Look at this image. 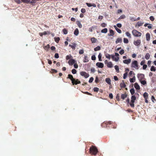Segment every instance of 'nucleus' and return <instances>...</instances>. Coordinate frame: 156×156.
Masks as SVG:
<instances>
[{
  "label": "nucleus",
  "mask_w": 156,
  "mask_h": 156,
  "mask_svg": "<svg viewBox=\"0 0 156 156\" xmlns=\"http://www.w3.org/2000/svg\"><path fill=\"white\" fill-rule=\"evenodd\" d=\"M90 153L94 155H96L98 152V149L95 146H92L90 149Z\"/></svg>",
  "instance_id": "nucleus-1"
},
{
  "label": "nucleus",
  "mask_w": 156,
  "mask_h": 156,
  "mask_svg": "<svg viewBox=\"0 0 156 156\" xmlns=\"http://www.w3.org/2000/svg\"><path fill=\"white\" fill-rule=\"evenodd\" d=\"M131 66L132 68H134L136 69H138L139 67L137 61L136 60L133 61L131 63Z\"/></svg>",
  "instance_id": "nucleus-2"
},
{
  "label": "nucleus",
  "mask_w": 156,
  "mask_h": 156,
  "mask_svg": "<svg viewBox=\"0 0 156 156\" xmlns=\"http://www.w3.org/2000/svg\"><path fill=\"white\" fill-rule=\"evenodd\" d=\"M133 34L136 37H139L141 36V33L135 30H133L132 31Z\"/></svg>",
  "instance_id": "nucleus-3"
},
{
  "label": "nucleus",
  "mask_w": 156,
  "mask_h": 156,
  "mask_svg": "<svg viewBox=\"0 0 156 156\" xmlns=\"http://www.w3.org/2000/svg\"><path fill=\"white\" fill-rule=\"evenodd\" d=\"M137 77L139 81H141L145 79L144 75L142 73L138 74L137 75Z\"/></svg>",
  "instance_id": "nucleus-4"
},
{
  "label": "nucleus",
  "mask_w": 156,
  "mask_h": 156,
  "mask_svg": "<svg viewBox=\"0 0 156 156\" xmlns=\"http://www.w3.org/2000/svg\"><path fill=\"white\" fill-rule=\"evenodd\" d=\"M80 75L84 77L85 78H87L89 76V75L85 72L82 71L80 73Z\"/></svg>",
  "instance_id": "nucleus-5"
},
{
  "label": "nucleus",
  "mask_w": 156,
  "mask_h": 156,
  "mask_svg": "<svg viewBox=\"0 0 156 156\" xmlns=\"http://www.w3.org/2000/svg\"><path fill=\"white\" fill-rule=\"evenodd\" d=\"M96 66L98 68H102L104 67V64L102 62H98L96 63Z\"/></svg>",
  "instance_id": "nucleus-6"
},
{
  "label": "nucleus",
  "mask_w": 156,
  "mask_h": 156,
  "mask_svg": "<svg viewBox=\"0 0 156 156\" xmlns=\"http://www.w3.org/2000/svg\"><path fill=\"white\" fill-rule=\"evenodd\" d=\"M68 78L71 79L72 82L73 84H74V82L75 81V80L73 78V76L70 74L68 75Z\"/></svg>",
  "instance_id": "nucleus-7"
},
{
  "label": "nucleus",
  "mask_w": 156,
  "mask_h": 156,
  "mask_svg": "<svg viewBox=\"0 0 156 156\" xmlns=\"http://www.w3.org/2000/svg\"><path fill=\"white\" fill-rule=\"evenodd\" d=\"M141 43V41L140 40H138L136 41H134V44L138 46Z\"/></svg>",
  "instance_id": "nucleus-8"
},
{
  "label": "nucleus",
  "mask_w": 156,
  "mask_h": 156,
  "mask_svg": "<svg viewBox=\"0 0 156 156\" xmlns=\"http://www.w3.org/2000/svg\"><path fill=\"white\" fill-rule=\"evenodd\" d=\"M131 61V60L130 58H129L127 59H126L123 61V62L126 64H129Z\"/></svg>",
  "instance_id": "nucleus-9"
},
{
  "label": "nucleus",
  "mask_w": 156,
  "mask_h": 156,
  "mask_svg": "<svg viewBox=\"0 0 156 156\" xmlns=\"http://www.w3.org/2000/svg\"><path fill=\"white\" fill-rule=\"evenodd\" d=\"M122 42V39L121 38H118L115 41V43L117 44L118 43H121Z\"/></svg>",
  "instance_id": "nucleus-10"
},
{
  "label": "nucleus",
  "mask_w": 156,
  "mask_h": 156,
  "mask_svg": "<svg viewBox=\"0 0 156 156\" xmlns=\"http://www.w3.org/2000/svg\"><path fill=\"white\" fill-rule=\"evenodd\" d=\"M75 62V61L74 59H71L69 60L68 61L69 64V65H72Z\"/></svg>",
  "instance_id": "nucleus-11"
},
{
  "label": "nucleus",
  "mask_w": 156,
  "mask_h": 156,
  "mask_svg": "<svg viewBox=\"0 0 156 156\" xmlns=\"http://www.w3.org/2000/svg\"><path fill=\"white\" fill-rule=\"evenodd\" d=\"M107 66L108 67L111 68L113 67V65L111 62H109L107 64Z\"/></svg>",
  "instance_id": "nucleus-12"
},
{
  "label": "nucleus",
  "mask_w": 156,
  "mask_h": 156,
  "mask_svg": "<svg viewBox=\"0 0 156 156\" xmlns=\"http://www.w3.org/2000/svg\"><path fill=\"white\" fill-rule=\"evenodd\" d=\"M112 58L113 60L115 61V62H117L119 59V57H115L114 55H112Z\"/></svg>",
  "instance_id": "nucleus-13"
},
{
  "label": "nucleus",
  "mask_w": 156,
  "mask_h": 156,
  "mask_svg": "<svg viewBox=\"0 0 156 156\" xmlns=\"http://www.w3.org/2000/svg\"><path fill=\"white\" fill-rule=\"evenodd\" d=\"M120 86L121 88H124L126 87V85L124 83V80H122V82L120 84Z\"/></svg>",
  "instance_id": "nucleus-14"
},
{
  "label": "nucleus",
  "mask_w": 156,
  "mask_h": 156,
  "mask_svg": "<svg viewBox=\"0 0 156 156\" xmlns=\"http://www.w3.org/2000/svg\"><path fill=\"white\" fill-rule=\"evenodd\" d=\"M83 61L84 62H88L89 60L88 58L87 55H84V58L83 60Z\"/></svg>",
  "instance_id": "nucleus-15"
},
{
  "label": "nucleus",
  "mask_w": 156,
  "mask_h": 156,
  "mask_svg": "<svg viewBox=\"0 0 156 156\" xmlns=\"http://www.w3.org/2000/svg\"><path fill=\"white\" fill-rule=\"evenodd\" d=\"M146 40L147 41H150V34L148 33H147L146 35Z\"/></svg>",
  "instance_id": "nucleus-16"
},
{
  "label": "nucleus",
  "mask_w": 156,
  "mask_h": 156,
  "mask_svg": "<svg viewBox=\"0 0 156 156\" xmlns=\"http://www.w3.org/2000/svg\"><path fill=\"white\" fill-rule=\"evenodd\" d=\"M110 33L108 34V36H113L114 34L113 31L111 29L109 30Z\"/></svg>",
  "instance_id": "nucleus-17"
},
{
  "label": "nucleus",
  "mask_w": 156,
  "mask_h": 156,
  "mask_svg": "<svg viewBox=\"0 0 156 156\" xmlns=\"http://www.w3.org/2000/svg\"><path fill=\"white\" fill-rule=\"evenodd\" d=\"M114 27L115 28V29L116 31L119 33L121 34V32H122L121 30L120 29H119V28H118L116 26L114 25Z\"/></svg>",
  "instance_id": "nucleus-18"
},
{
  "label": "nucleus",
  "mask_w": 156,
  "mask_h": 156,
  "mask_svg": "<svg viewBox=\"0 0 156 156\" xmlns=\"http://www.w3.org/2000/svg\"><path fill=\"white\" fill-rule=\"evenodd\" d=\"M136 97L135 96L132 95L131 97V102L134 103L136 99Z\"/></svg>",
  "instance_id": "nucleus-19"
},
{
  "label": "nucleus",
  "mask_w": 156,
  "mask_h": 156,
  "mask_svg": "<svg viewBox=\"0 0 156 156\" xmlns=\"http://www.w3.org/2000/svg\"><path fill=\"white\" fill-rule=\"evenodd\" d=\"M134 87L137 90H139L140 89V86L136 83H135L134 84Z\"/></svg>",
  "instance_id": "nucleus-20"
},
{
  "label": "nucleus",
  "mask_w": 156,
  "mask_h": 156,
  "mask_svg": "<svg viewBox=\"0 0 156 156\" xmlns=\"http://www.w3.org/2000/svg\"><path fill=\"white\" fill-rule=\"evenodd\" d=\"M105 80L107 83L109 85L111 84V80L109 78H106Z\"/></svg>",
  "instance_id": "nucleus-21"
},
{
  "label": "nucleus",
  "mask_w": 156,
  "mask_h": 156,
  "mask_svg": "<svg viewBox=\"0 0 156 156\" xmlns=\"http://www.w3.org/2000/svg\"><path fill=\"white\" fill-rule=\"evenodd\" d=\"M69 46L71 47L73 49L75 50L76 46V44L75 43H73L72 45L69 44Z\"/></svg>",
  "instance_id": "nucleus-22"
},
{
  "label": "nucleus",
  "mask_w": 156,
  "mask_h": 156,
  "mask_svg": "<svg viewBox=\"0 0 156 156\" xmlns=\"http://www.w3.org/2000/svg\"><path fill=\"white\" fill-rule=\"evenodd\" d=\"M79 33L78 29L77 28L74 31V34L76 36H77L79 34Z\"/></svg>",
  "instance_id": "nucleus-23"
},
{
  "label": "nucleus",
  "mask_w": 156,
  "mask_h": 156,
  "mask_svg": "<svg viewBox=\"0 0 156 156\" xmlns=\"http://www.w3.org/2000/svg\"><path fill=\"white\" fill-rule=\"evenodd\" d=\"M150 56V54L148 53H147L146 54L145 57L146 59L148 60L149 59Z\"/></svg>",
  "instance_id": "nucleus-24"
},
{
  "label": "nucleus",
  "mask_w": 156,
  "mask_h": 156,
  "mask_svg": "<svg viewBox=\"0 0 156 156\" xmlns=\"http://www.w3.org/2000/svg\"><path fill=\"white\" fill-rule=\"evenodd\" d=\"M143 96L145 99H147L148 98V93L146 92H145L143 94Z\"/></svg>",
  "instance_id": "nucleus-25"
},
{
  "label": "nucleus",
  "mask_w": 156,
  "mask_h": 156,
  "mask_svg": "<svg viewBox=\"0 0 156 156\" xmlns=\"http://www.w3.org/2000/svg\"><path fill=\"white\" fill-rule=\"evenodd\" d=\"M77 25L80 28H81L82 27V25L80 21H77Z\"/></svg>",
  "instance_id": "nucleus-26"
},
{
  "label": "nucleus",
  "mask_w": 156,
  "mask_h": 156,
  "mask_svg": "<svg viewBox=\"0 0 156 156\" xmlns=\"http://www.w3.org/2000/svg\"><path fill=\"white\" fill-rule=\"evenodd\" d=\"M127 95L126 94H122L121 95V98L123 99H125L127 97Z\"/></svg>",
  "instance_id": "nucleus-27"
},
{
  "label": "nucleus",
  "mask_w": 156,
  "mask_h": 156,
  "mask_svg": "<svg viewBox=\"0 0 156 156\" xmlns=\"http://www.w3.org/2000/svg\"><path fill=\"white\" fill-rule=\"evenodd\" d=\"M105 55L106 58H108L109 59H111V55H110L108 53H106L105 54Z\"/></svg>",
  "instance_id": "nucleus-28"
},
{
  "label": "nucleus",
  "mask_w": 156,
  "mask_h": 156,
  "mask_svg": "<svg viewBox=\"0 0 156 156\" xmlns=\"http://www.w3.org/2000/svg\"><path fill=\"white\" fill-rule=\"evenodd\" d=\"M21 1L23 2V3H30L31 2L30 0H21Z\"/></svg>",
  "instance_id": "nucleus-29"
},
{
  "label": "nucleus",
  "mask_w": 156,
  "mask_h": 156,
  "mask_svg": "<svg viewBox=\"0 0 156 156\" xmlns=\"http://www.w3.org/2000/svg\"><path fill=\"white\" fill-rule=\"evenodd\" d=\"M135 76H134L132 78H131L130 79V82L131 83H133L135 82Z\"/></svg>",
  "instance_id": "nucleus-30"
},
{
  "label": "nucleus",
  "mask_w": 156,
  "mask_h": 156,
  "mask_svg": "<svg viewBox=\"0 0 156 156\" xmlns=\"http://www.w3.org/2000/svg\"><path fill=\"white\" fill-rule=\"evenodd\" d=\"M108 31V30L106 28H105L101 30V32L103 33H106Z\"/></svg>",
  "instance_id": "nucleus-31"
},
{
  "label": "nucleus",
  "mask_w": 156,
  "mask_h": 156,
  "mask_svg": "<svg viewBox=\"0 0 156 156\" xmlns=\"http://www.w3.org/2000/svg\"><path fill=\"white\" fill-rule=\"evenodd\" d=\"M114 68L116 70V71L117 73H119V66L117 65H116L114 66Z\"/></svg>",
  "instance_id": "nucleus-32"
},
{
  "label": "nucleus",
  "mask_w": 156,
  "mask_h": 156,
  "mask_svg": "<svg viewBox=\"0 0 156 156\" xmlns=\"http://www.w3.org/2000/svg\"><path fill=\"white\" fill-rule=\"evenodd\" d=\"M101 49V47L99 46H98L96 48H94V49L95 51H97L100 50Z\"/></svg>",
  "instance_id": "nucleus-33"
},
{
  "label": "nucleus",
  "mask_w": 156,
  "mask_h": 156,
  "mask_svg": "<svg viewBox=\"0 0 156 156\" xmlns=\"http://www.w3.org/2000/svg\"><path fill=\"white\" fill-rule=\"evenodd\" d=\"M101 56L102 55L101 53H99V54L98 55V58L99 59V61H102V60L101 59Z\"/></svg>",
  "instance_id": "nucleus-34"
},
{
  "label": "nucleus",
  "mask_w": 156,
  "mask_h": 156,
  "mask_svg": "<svg viewBox=\"0 0 156 156\" xmlns=\"http://www.w3.org/2000/svg\"><path fill=\"white\" fill-rule=\"evenodd\" d=\"M150 70L151 71H155L156 70V69L155 67L154 66H151L150 69Z\"/></svg>",
  "instance_id": "nucleus-35"
},
{
  "label": "nucleus",
  "mask_w": 156,
  "mask_h": 156,
  "mask_svg": "<svg viewBox=\"0 0 156 156\" xmlns=\"http://www.w3.org/2000/svg\"><path fill=\"white\" fill-rule=\"evenodd\" d=\"M130 92L132 95H133L135 93V90L133 88L131 89L130 90Z\"/></svg>",
  "instance_id": "nucleus-36"
},
{
  "label": "nucleus",
  "mask_w": 156,
  "mask_h": 156,
  "mask_svg": "<svg viewBox=\"0 0 156 156\" xmlns=\"http://www.w3.org/2000/svg\"><path fill=\"white\" fill-rule=\"evenodd\" d=\"M141 83L143 85H145L147 83L146 81L145 80H141L140 81Z\"/></svg>",
  "instance_id": "nucleus-37"
},
{
  "label": "nucleus",
  "mask_w": 156,
  "mask_h": 156,
  "mask_svg": "<svg viewBox=\"0 0 156 156\" xmlns=\"http://www.w3.org/2000/svg\"><path fill=\"white\" fill-rule=\"evenodd\" d=\"M91 41H92V43H95L96 41H97L96 39L94 37H93V38H91Z\"/></svg>",
  "instance_id": "nucleus-38"
},
{
  "label": "nucleus",
  "mask_w": 156,
  "mask_h": 156,
  "mask_svg": "<svg viewBox=\"0 0 156 156\" xmlns=\"http://www.w3.org/2000/svg\"><path fill=\"white\" fill-rule=\"evenodd\" d=\"M54 40L55 41L56 43H58L60 40V38L59 37H54Z\"/></svg>",
  "instance_id": "nucleus-39"
},
{
  "label": "nucleus",
  "mask_w": 156,
  "mask_h": 156,
  "mask_svg": "<svg viewBox=\"0 0 156 156\" xmlns=\"http://www.w3.org/2000/svg\"><path fill=\"white\" fill-rule=\"evenodd\" d=\"M47 34V33L46 31H44L43 33H39V35L41 36H42L43 35H45Z\"/></svg>",
  "instance_id": "nucleus-40"
},
{
  "label": "nucleus",
  "mask_w": 156,
  "mask_h": 156,
  "mask_svg": "<svg viewBox=\"0 0 156 156\" xmlns=\"http://www.w3.org/2000/svg\"><path fill=\"white\" fill-rule=\"evenodd\" d=\"M144 23V22L142 23L140 21L138 22L137 23V25L139 27L140 26H142L143 23Z\"/></svg>",
  "instance_id": "nucleus-41"
},
{
  "label": "nucleus",
  "mask_w": 156,
  "mask_h": 156,
  "mask_svg": "<svg viewBox=\"0 0 156 156\" xmlns=\"http://www.w3.org/2000/svg\"><path fill=\"white\" fill-rule=\"evenodd\" d=\"M126 35L127 37H129V38H131V34L128 32H126Z\"/></svg>",
  "instance_id": "nucleus-42"
},
{
  "label": "nucleus",
  "mask_w": 156,
  "mask_h": 156,
  "mask_svg": "<svg viewBox=\"0 0 156 156\" xmlns=\"http://www.w3.org/2000/svg\"><path fill=\"white\" fill-rule=\"evenodd\" d=\"M123 42L125 43H128L129 42V41L128 39L126 38H124Z\"/></svg>",
  "instance_id": "nucleus-43"
},
{
  "label": "nucleus",
  "mask_w": 156,
  "mask_h": 156,
  "mask_svg": "<svg viewBox=\"0 0 156 156\" xmlns=\"http://www.w3.org/2000/svg\"><path fill=\"white\" fill-rule=\"evenodd\" d=\"M74 84L76 85L78 84H79L80 83V81H78V80H75V81L74 82Z\"/></svg>",
  "instance_id": "nucleus-44"
},
{
  "label": "nucleus",
  "mask_w": 156,
  "mask_h": 156,
  "mask_svg": "<svg viewBox=\"0 0 156 156\" xmlns=\"http://www.w3.org/2000/svg\"><path fill=\"white\" fill-rule=\"evenodd\" d=\"M63 34H67L68 33V31L66 29H63Z\"/></svg>",
  "instance_id": "nucleus-45"
},
{
  "label": "nucleus",
  "mask_w": 156,
  "mask_h": 156,
  "mask_svg": "<svg viewBox=\"0 0 156 156\" xmlns=\"http://www.w3.org/2000/svg\"><path fill=\"white\" fill-rule=\"evenodd\" d=\"M72 58V57L71 55H68L66 56V60L70 59Z\"/></svg>",
  "instance_id": "nucleus-46"
},
{
  "label": "nucleus",
  "mask_w": 156,
  "mask_h": 156,
  "mask_svg": "<svg viewBox=\"0 0 156 156\" xmlns=\"http://www.w3.org/2000/svg\"><path fill=\"white\" fill-rule=\"evenodd\" d=\"M128 74L127 73H126L124 74H123V78L124 79H126L127 76Z\"/></svg>",
  "instance_id": "nucleus-47"
},
{
  "label": "nucleus",
  "mask_w": 156,
  "mask_h": 156,
  "mask_svg": "<svg viewBox=\"0 0 156 156\" xmlns=\"http://www.w3.org/2000/svg\"><path fill=\"white\" fill-rule=\"evenodd\" d=\"M99 88L96 87H94L93 89V90L94 92H98L99 91Z\"/></svg>",
  "instance_id": "nucleus-48"
},
{
  "label": "nucleus",
  "mask_w": 156,
  "mask_h": 156,
  "mask_svg": "<svg viewBox=\"0 0 156 156\" xmlns=\"http://www.w3.org/2000/svg\"><path fill=\"white\" fill-rule=\"evenodd\" d=\"M84 51L83 49H81L79 51V53L80 55L84 53Z\"/></svg>",
  "instance_id": "nucleus-49"
},
{
  "label": "nucleus",
  "mask_w": 156,
  "mask_h": 156,
  "mask_svg": "<svg viewBox=\"0 0 156 156\" xmlns=\"http://www.w3.org/2000/svg\"><path fill=\"white\" fill-rule=\"evenodd\" d=\"M94 80V78L92 77H91L90 78V79L89 80V83H92Z\"/></svg>",
  "instance_id": "nucleus-50"
},
{
  "label": "nucleus",
  "mask_w": 156,
  "mask_h": 156,
  "mask_svg": "<svg viewBox=\"0 0 156 156\" xmlns=\"http://www.w3.org/2000/svg\"><path fill=\"white\" fill-rule=\"evenodd\" d=\"M96 57H95V55H93L92 56H91V59L92 60H96Z\"/></svg>",
  "instance_id": "nucleus-51"
},
{
  "label": "nucleus",
  "mask_w": 156,
  "mask_h": 156,
  "mask_svg": "<svg viewBox=\"0 0 156 156\" xmlns=\"http://www.w3.org/2000/svg\"><path fill=\"white\" fill-rule=\"evenodd\" d=\"M119 52L121 55H122L124 53V51L123 49H122L120 50Z\"/></svg>",
  "instance_id": "nucleus-52"
},
{
  "label": "nucleus",
  "mask_w": 156,
  "mask_h": 156,
  "mask_svg": "<svg viewBox=\"0 0 156 156\" xmlns=\"http://www.w3.org/2000/svg\"><path fill=\"white\" fill-rule=\"evenodd\" d=\"M72 72L73 74H75L76 73V70L74 69H72Z\"/></svg>",
  "instance_id": "nucleus-53"
},
{
  "label": "nucleus",
  "mask_w": 156,
  "mask_h": 156,
  "mask_svg": "<svg viewBox=\"0 0 156 156\" xmlns=\"http://www.w3.org/2000/svg\"><path fill=\"white\" fill-rule=\"evenodd\" d=\"M101 26L102 27H105L107 26V24H106L105 23H103L101 24Z\"/></svg>",
  "instance_id": "nucleus-54"
},
{
  "label": "nucleus",
  "mask_w": 156,
  "mask_h": 156,
  "mask_svg": "<svg viewBox=\"0 0 156 156\" xmlns=\"http://www.w3.org/2000/svg\"><path fill=\"white\" fill-rule=\"evenodd\" d=\"M145 60H142L140 62V64L141 65V66H143L144 65V64L145 63Z\"/></svg>",
  "instance_id": "nucleus-55"
},
{
  "label": "nucleus",
  "mask_w": 156,
  "mask_h": 156,
  "mask_svg": "<svg viewBox=\"0 0 156 156\" xmlns=\"http://www.w3.org/2000/svg\"><path fill=\"white\" fill-rule=\"evenodd\" d=\"M59 55L58 53H55V57L56 58H59Z\"/></svg>",
  "instance_id": "nucleus-56"
},
{
  "label": "nucleus",
  "mask_w": 156,
  "mask_h": 156,
  "mask_svg": "<svg viewBox=\"0 0 156 156\" xmlns=\"http://www.w3.org/2000/svg\"><path fill=\"white\" fill-rule=\"evenodd\" d=\"M81 12L83 13H84L86 12V10L85 9L82 8L81 9Z\"/></svg>",
  "instance_id": "nucleus-57"
},
{
  "label": "nucleus",
  "mask_w": 156,
  "mask_h": 156,
  "mask_svg": "<svg viewBox=\"0 0 156 156\" xmlns=\"http://www.w3.org/2000/svg\"><path fill=\"white\" fill-rule=\"evenodd\" d=\"M49 47V44H47L46 46L44 47V48L45 50H47L48 49V48Z\"/></svg>",
  "instance_id": "nucleus-58"
},
{
  "label": "nucleus",
  "mask_w": 156,
  "mask_h": 156,
  "mask_svg": "<svg viewBox=\"0 0 156 156\" xmlns=\"http://www.w3.org/2000/svg\"><path fill=\"white\" fill-rule=\"evenodd\" d=\"M147 66L146 65H143V69H145L147 68Z\"/></svg>",
  "instance_id": "nucleus-59"
},
{
  "label": "nucleus",
  "mask_w": 156,
  "mask_h": 156,
  "mask_svg": "<svg viewBox=\"0 0 156 156\" xmlns=\"http://www.w3.org/2000/svg\"><path fill=\"white\" fill-rule=\"evenodd\" d=\"M150 19L152 21H154V17L153 16H151L150 17Z\"/></svg>",
  "instance_id": "nucleus-60"
},
{
  "label": "nucleus",
  "mask_w": 156,
  "mask_h": 156,
  "mask_svg": "<svg viewBox=\"0 0 156 156\" xmlns=\"http://www.w3.org/2000/svg\"><path fill=\"white\" fill-rule=\"evenodd\" d=\"M117 26L119 28H121L122 27V24L121 23H118L117 24Z\"/></svg>",
  "instance_id": "nucleus-61"
},
{
  "label": "nucleus",
  "mask_w": 156,
  "mask_h": 156,
  "mask_svg": "<svg viewBox=\"0 0 156 156\" xmlns=\"http://www.w3.org/2000/svg\"><path fill=\"white\" fill-rule=\"evenodd\" d=\"M126 18V16L124 15H122L120 16V18L121 19H124Z\"/></svg>",
  "instance_id": "nucleus-62"
},
{
  "label": "nucleus",
  "mask_w": 156,
  "mask_h": 156,
  "mask_svg": "<svg viewBox=\"0 0 156 156\" xmlns=\"http://www.w3.org/2000/svg\"><path fill=\"white\" fill-rule=\"evenodd\" d=\"M94 28L93 27H92L89 29V31L90 32H92L93 31V29Z\"/></svg>",
  "instance_id": "nucleus-63"
},
{
  "label": "nucleus",
  "mask_w": 156,
  "mask_h": 156,
  "mask_svg": "<svg viewBox=\"0 0 156 156\" xmlns=\"http://www.w3.org/2000/svg\"><path fill=\"white\" fill-rule=\"evenodd\" d=\"M130 105L132 107H134V103L131 102L130 104Z\"/></svg>",
  "instance_id": "nucleus-64"
}]
</instances>
